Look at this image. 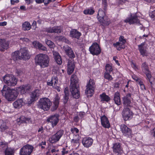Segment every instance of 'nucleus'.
<instances>
[{
    "label": "nucleus",
    "mask_w": 155,
    "mask_h": 155,
    "mask_svg": "<svg viewBox=\"0 0 155 155\" xmlns=\"http://www.w3.org/2000/svg\"><path fill=\"white\" fill-rule=\"evenodd\" d=\"M70 81L71 84L70 91L73 97L78 99L80 96L78 78L75 74H73L71 76Z\"/></svg>",
    "instance_id": "1"
},
{
    "label": "nucleus",
    "mask_w": 155,
    "mask_h": 155,
    "mask_svg": "<svg viewBox=\"0 0 155 155\" xmlns=\"http://www.w3.org/2000/svg\"><path fill=\"white\" fill-rule=\"evenodd\" d=\"M2 95L8 101H13L17 97L18 93L14 89H11L6 85H4L1 91Z\"/></svg>",
    "instance_id": "2"
},
{
    "label": "nucleus",
    "mask_w": 155,
    "mask_h": 155,
    "mask_svg": "<svg viewBox=\"0 0 155 155\" xmlns=\"http://www.w3.org/2000/svg\"><path fill=\"white\" fill-rule=\"evenodd\" d=\"M35 63L41 68H44L49 65V59L47 55L42 54H38L35 56Z\"/></svg>",
    "instance_id": "3"
},
{
    "label": "nucleus",
    "mask_w": 155,
    "mask_h": 155,
    "mask_svg": "<svg viewBox=\"0 0 155 155\" xmlns=\"http://www.w3.org/2000/svg\"><path fill=\"white\" fill-rule=\"evenodd\" d=\"M51 103L50 99L47 97L40 98L38 102V107L44 111H47L50 108Z\"/></svg>",
    "instance_id": "4"
},
{
    "label": "nucleus",
    "mask_w": 155,
    "mask_h": 155,
    "mask_svg": "<svg viewBox=\"0 0 155 155\" xmlns=\"http://www.w3.org/2000/svg\"><path fill=\"white\" fill-rule=\"evenodd\" d=\"M3 81L7 85L9 86H14L17 83L16 78L12 75H6L3 77Z\"/></svg>",
    "instance_id": "5"
},
{
    "label": "nucleus",
    "mask_w": 155,
    "mask_h": 155,
    "mask_svg": "<svg viewBox=\"0 0 155 155\" xmlns=\"http://www.w3.org/2000/svg\"><path fill=\"white\" fill-rule=\"evenodd\" d=\"M95 83L94 80L90 79L86 86L85 93L88 96H91L93 94L95 87Z\"/></svg>",
    "instance_id": "6"
},
{
    "label": "nucleus",
    "mask_w": 155,
    "mask_h": 155,
    "mask_svg": "<svg viewBox=\"0 0 155 155\" xmlns=\"http://www.w3.org/2000/svg\"><path fill=\"white\" fill-rule=\"evenodd\" d=\"M34 149V147L28 144L23 146L20 150V155H30Z\"/></svg>",
    "instance_id": "7"
},
{
    "label": "nucleus",
    "mask_w": 155,
    "mask_h": 155,
    "mask_svg": "<svg viewBox=\"0 0 155 155\" xmlns=\"http://www.w3.org/2000/svg\"><path fill=\"white\" fill-rule=\"evenodd\" d=\"M89 51L90 53L94 55H98L101 52L100 47L98 44L96 42L93 43L90 47Z\"/></svg>",
    "instance_id": "8"
},
{
    "label": "nucleus",
    "mask_w": 155,
    "mask_h": 155,
    "mask_svg": "<svg viewBox=\"0 0 155 155\" xmlns=\"http://www.w3.org/2000/svg\"><path fill=\"white\" fill-rule=\"evenodd\" d=\"M20 59L23 60H28L30 58V55L28 53V50L26 48H21L19 51Z\"/></svg>",
    "instance_id": "9"
},
{
    "label": "nucleus",
    "mask_w": 155,
    "mask_h": 155,
    "mask_svg": "<svg viewBox=\"0 0 155 155\" xmlns=\"http://www.w3.org/2000/svg\"><path fill=\"white\" fill-rule=\"evenodd\" d=\"M122 114L123 118L125 121L131 119L133 115V112L128 107L124 108Z\"/></svg>",
    "instance_id": "10"
},
{
    "label": "nucleus",
    "mask_w": 155,
    "mask_h": 155,
    "mask_svg": "<svg viewBox=\"0 0 155 155\" xmlns=\"http://www.w3.org/2000/svg\"><path fill=\"white\" fill-rule=\"evenodd\" d=\"M40 91L39 90L36 89L33 91L30 94V100L28 102L29 104H31L32 103L38 98L40 95Z\"/></svg>",
    "instance_id": "11"
},
{
    "label": "nucleus",
    "mask_w": 155,
    "mask_h": 155,
    "mask_svg": "<svg viewBox=\"0 0 155 155\" xmlns=\"http://www.w3.org/2000/svg\"><path fill=\"white\" fill-rule=\"evenodd\" d=\"M63 130H61L58 131L51 137L52 143L56 142L59 140L64 134Z\"/></svg>",
    "instance_id": "12"
},
{
    "label": "nucleus",
    "mask_w": 155,
    "mask_h": 155,
    "mask_svg": "<svg viewBox=\"0 0 155 155\" xmlns=\"http://www.w3.org/2000/svg\"><path fill=\"white\" fill-rule=\"evenodd\" d=\"M93 140L90 137H85L83 138L82 140L83 145L84 147L89 148L92 144Z\"/></svg>",
    "instance_id": "13"
},
{
    "label": "nucleus",
    "mask_w": 155,
    "mask_h": 155,
    "mask_svg": "<svg viewBox=\"0 0 155 155\" xmlns=\"http://www.w3.org/2000/svg\"><path fill=\"white\" fill-rule=\"evenodd\" d=\"M142 72L144 73L147 78H150L151 76V72L149 70L148 64L146 62L143 63L141 67Z\"/></svg>",
    "instance_id": "14"
},
{
    "label": "nucleus",
    "mask_w": 155,
    "mask_h": 155,
    "mask_svg": "<svg viewBox=\"0 0 155 155\" xmlns=\"http://www.w3.org/2000/svg\"><path fill=\"white\" fill-rule=\"evenodd\" d=\"M75 68V62L73 59H69L67 65V71L68 74H71Z\"/></svg>",
    "instance_id": "15"
},
{
    "label": "nucleus",
    "mask_w": 155,
    "mask_h": 155,
    "mask_svg": "<svg viewBox=\"0 0 155 155\" xmlns=\"http://www.w3.org/2000/svg\"><path fill=\"white\" fill-rule=\"evenodd\" d=\"M59 115L58 114H55L50 116L47 119V121L51 123L53 127L56 126L59 121Z\"/></svg>",
    "instance_id": "16"
},
{
    "label": "nucleus",
    "mask_w": 155,
    "mask_h": 155,
    "mask_svg": "<svg viewBox=\"0 0 155 155\" xmlns=\"http://www.w3.org/2000/svg\"><path fill=\"white\" fill-rule=\"evenodd\" d=\"M120 129L123 134L124 136H129L131 134V129L125 124L121 125L120 126Z\"/></svg>",
    "instance_id": "17"
},
{
    "label": "nucleus",
    "mask_w": 155,
    "mask_h": 155,
    "mask_svg": "<svg viewBox=\"0 0 155 155\" xmlns=\"http://www.w3.org/2000/svg\"><path fill=\"white\" fill-rule=\"evenodd\" d=\"M130 97V94H128L123 98V104L124 108L130 106V104L131 103Z\"/></svg>",
    "instance_id": "18"
},
{
    "label": "nucleus",
    "mask_w": 155,
    "mask_h": 155,
    "mask_svg": "<svg viewBox=\"0 0 155 155\" xmlns=\"http://www.w3.org/2000/svg\"><path fill=\"white\" fill-rule=\"evenodd\" d=\"M64 49L66 54L70 58L69 59H73L75 56L72 49L67 45L64 46Z\"/></svg>",
    "instance_id": "19"
},
{
    "label": "nucleus",
    "mask_w": 155,
    "mask_h": 155,
    "mask_svg": "<svg viewBox=\"0 0 155 155\" xmlns=\"http://www.w3.org/2000/svg\"><path fill=\"white\" fill-rule=\"evenodd\" d=\"M125 22H128L130 24H133L134 23L139 24V21L136 15L131 16L130 18H127L124 20Z\"/></svg>",
    "instance_id": "20"
},
{
    "label": "nucleus",
    "mask_w": 155,
    "mask_h": 155,
    "mask_svg": "<svg viewBox=\"0 0 155 155\" xmlns=\"http://www.w3.org/2000/svg\"><path fill=\"white\" fill-rule=\"evenodd\" d=\"M112 148L114 153L117 155L121 153L122 151V148L119 143L114 144Z\"/></svg>",
    "instance_id": "21"
},
{
    "label": "nucleus",
    "mask_w": 155,
    "mask_h": 155,
    "mask_svg": "<svg viewBox=\"0 0 155 155\" xmlns=\"http://www.w3.org/2000/svg\"><path fill=\"white\" fill-rule=\"evenodd\" d=\"M101 124L102 126L104 128H109L110 125L107 117L105 115L101 117Z\"/></svg>",
    "instance_id": "22"
},
{
    "label": "nucleus",
    "mask_w": 155,
    "mask_h": 155,
    "mask_svg": "<svg viewBox=\"0 0 155 155\" xmlns=\"http://www.w3.org/2000/svg\"><path fill=\"white\" fill-rule=\"evenodd\" d=\"M145 43L143 42L140 45H138V48L141 55L143 57L147 56L148 55V53L146 49L144 48Z\"/></svg>",
    "instance_id": "23"
},
{
    "label": "nucleus",
    "mask_w": 155,
    "mask_h": 155,
    "mask_svg": "<svg viewBox=\"0 0 155 155\" xmlns=\"http://www.w3.org/2000/svg\"><path fill=\"white\" fill-rule=\"evenodd\" d=\"M9 44L5 40L0 39V51H3L8 48Z\"/></svg>",
    "instance_id": "24"
},
{
    "label": "nucleus",
    "mask_w": 155,
    "mask_h": 155,
    "mask_svg": "<svg viewBox=\"0 0 155 155\" xmlns=\"http://www.w3.org/2000/svg\"><path fill=\"white\" fill-rule=\"evenodd\" d=\"M24 103L22 98L18 99L13 103V105L15 108H19L21 107Z\"/></svg>",
    "instance_id": "25"
},
{
    "label": "nucleus",
    "mask_w": 155,
    "mask_h": 155,
    "mask_svg": "<svg viewBox=\"0 0 155 155\" xmlns=\"http://www.w3.org/2000/svg\"><path fill=\"white\" fill-rule=\"evenodd\" d=\"M19 88L21 93L24 94L29 91L31 88V87L30 85L28 84L20 86Z\"/></svg>",
    "instance_id": "26"
},
{
    "label": "nucleus",
    "mask_w": 155,
    "mask_h": 155,
    "mask_svg": "<svg viewBox=\"0 0 155 155\" xmlns=\"http://www.w3.org/2000/svg\"><path fill=\"white\" fill-rule=\"evenodd\" d=\"M114 100L115 103L117 105H120L121 103L120 98V94L118 92H116L114 96Z\"/></svg>",
    "instance_id": "27"
},
{
    "label": "nucleus",
    "mask_w": 155,
    "mask_h": 155,
    "mask_svg": "<svg viewBox=\"0 0 155 155\" xmlns=\"http://www.w3.org/2000/svg\"><path fill=\"white\" fill-rule=\"evenodd\" d=\"M81 35V33L76 30H72L70 32V35L71 37L77 39H78Z\"/></svg>",
    "instance_id": "28"
},
{
    "label": "nucleus",
    "mask_w": 155,
    "mask_h": 155,
    "mask_svg": "<svg viewBox=\"0 0 155 155\" xmlns=\"http://www.w3.org/2000/svg\"><path fill=\"white\" fill-rule=\"evenodd\" d=\"M99 21L102 23L101 24L103 26L108 25L110 23V19L106 16L103 18L102 19L99 20Z\"/></svg>",
    "instance_id": "29"
},
{
    "label": "nucleus",
    "mask_w": 155,
    "mask_h": 155,
    "mask_svg": "<svg viewBox=\"0 0 155 155\" xmlns=\"http://www.w3.org/2000/svg\"><path fill=\"white\" fill-rule=\"evenodd\" d=\"M53 55L55 60L57 63L58 64H61L62 63V59L59 53L57 52H53Z\"/></svg>",
    "instance_id": "30"
},
{
    "label": "nucleus",
    "mask_w": 155,
    "mask_h": 155,
    "mask_svg": "<svg viewBox=\"0 0 155 155\" xmlns=\"http://www.w3.org/2000/svg\"><path fill=\"white\" fill-rule=\"evenodd\" d=\"M22 29L24 31H28L30 30L31 26L28 21H25L22 24Z\"/></svg>",
    "instance_id": "31"
},
{
    "label": "nucleus",
    "mask_w": 155,
    "mask_h": 155,
    "mask_svg": "<svg viewBox=\"0 0 155 155\" xmlns=\"http://www.w3.org/2000/svg\"><path fill=\"white\" fill-rule=\"evenodd\" d=\"M31 118L26 117L24 116H21L19 119H18L17 121L18 122L20 121L21 123H29L31 121Z\"/></svg>",
    "instance_id": "32"
},
{
    "label": "nucleus",
    "mask_w": 155,
    "mask_h": 155,
    "mask_svg": "<svg viewBox=\"0 0 155 155\" xmlns=\"http://www.w3.org/2000/svg\"><path fill=\"white\" fill-rule=\"evenodd\" d=\"M64 92L65 95L64 97V100L63 102L64 104H65L67 102L69 99V92L68 87H67L65 88Z\"/></svg>",
    "instance_id": "33"
},
{
    "label": "nucleus",
    "mask_w": 155,
    "mask_h": 155,
    "mask_svg": "<svg viewBox=\"0 0 155 155\" xmlns=\"http://www.w3.org/2000/svg\"><path fill=\"white\" fill-rule=\"evenodd\" d=\"M100 97L101 101H105L108 102L110 99V98L108 95H106L105 93H103L101 94Z\"/></svg>",
    "instance_id": "34"
},
{
    "label": "nucleus",
    "mask_w": 155,
    "mask_h": 155,
    "mask_svg": "<svg viewBox=\"0 0 155 155\" xmlns=\"http://www.w3.org/2000/svg\"><path fill=\"white\" fill-rule=\"evenodd\" d=\"M4 153L5 155H14V151L13 149L10 147H7Z\"/></svg>",
    "instance_id": "35"
},
{
    "label": "nucleus",
    "mask_w": 155,
    "mask_h": 155,
    "mask_svg": "<svg viewBox=\"0 0 155 155\" xmlns=\"http://www.w3.org/2000/svg\"><path fill=\"white\" fill-rule=\"evenodd\" d=\"M149 15L150 17L153 18V20H155V7L151 6L150 7Z\"/></svg>",
    "instance_id": "36"
},
{
    "label": "nucleus",
    "mask_w": 155,
    "mask_h": 155,
    "mask_svg": "<svg viewBox=\"0 0 155 155\" xmlns=\"http://www.w3.org/2000/svg\"><path fill=\"white\" fill-rule=\"evenodd\" d=\"M35 44L36 48H38L39 49L42 50L43 51H45L47 49L46 48L43 46L42 45L38 42H34L33 44Z\"/></svg>",
    "instance_id": "37"
},
{
    "label": "nucleus",
    "mask_w": 155,
    "mask_h": 155,
    "mask_svg": "<svg viewBox=\"0 0 155 155\" xmlns=\"http://www.w3.org/2000/svg\"><path fill=\"white\" fill-rule=\"evenodd\" d=\"M52 33H61L62 31L61 27L60 26H57L52 27Z\"/></svg>",
    "instance_id": "38"
},
{
    "label": "nucleus",
    "mask_w": 155,
    "mask_h": 155,
    "mask_svg": "<svg viewBox=\"0 0 155 155\" xmlns=\"http://www.w3.org/2000/svg\"><path fill=\"white\" fill-rule=\"evenodd\" d=\"M105 11H104L102 9H100L99 10L98 13V19H102V18L105 16Z\"/></svg>",
    "instance_id": "39"
},
{
    "label": "nucleus",
    "mask_w": 155,
    "mask_h": 155,
    "mask_svg": "<svg viewBox=\"0 0 155 155\" xmlns=\"http://www.w3.org/2000/svg\"><path fill=\"white\" fill-rule=\"evenodd\" d=\"M56 0H35V2L38 4H40L44 2L45 5H47L50 2L54 1Z\"/></svg>",
    "instance_id": "40"
},
{
    "label": "nucleus",
    "mask_w": 155,
    "mask_h": 155,
    "mask_svg": "<svg viewBox=\"0 0 155 155\" xmlns=\"http://www.w3.org/2000/svg\"><path fill=\"white\" fill-rule=\"evenodd\" d=\"M121 43L120 42H117L116 43L113 44L114 46L117 47V49L118 50L120 51L122 49L124 48H125V46L124 45H121Z\"/></svg>",
    "instance_id": "41"
},
{
    "label": "nucleus",
    "mask_w": 155,
    "mask_h": 155,
    "mask_svg": "<svg viewBox=\"0 0 155 155\" xmlns=\"http://www.w3.org/2000/svg\"><path fill=\"white\" fill-rule=\"evenodd\" d=\"M19 51H15L12 54V58L14 60H17L19 59Z\"/></svg>",
    "instance_id": "42"
},
{
    "label": "nucleus",
    "mask_w": 155,
    "mask_h": 155,
    "mask_svg": "<svg viewBox=\"0 0 155 155\" xmlns=\"http://www.w3.org/2000/svg\"><path fill=\"white\" fill-rule=\"evenodd\" d=\"M83 12L85 15H92L94 13V11L92 9L90 8L84 10Z\"/></svg>",
    "instance_id": "43"
},
{
    "label": "nucleus",
    "mask_w": 155,
    "mask_h": 155,
    "mask_svg": "<svg viewBox=\"0 0 155 155\" xmlns=\"http://www.w3.org/2000/svg\"><path fill=\"white\" fill-rule=\"evenodd\" d=\"M46 44L51 48H54V45L53 42L50 40H46L45 41Z\"/></svg>",
    "instance_id": "44"
},
{
    "label": "nucleus",
    "mask_w": 155,
    "mask_h": 155,
    "mask_svg": "<svg viewBox=\"0 0 155 155\" xmlns=\"http://www.w3.org/2000/svg\"><path fill=\"white\" fill-rule=\"evenodd\" d=\"M0 128L2 132L4 131L7 129L8 128V127L6 126V123L2 122V124L0 126Z\"/></svg>",
    "instance_id": "45"
},
{
    "label": "nucleus",
    "mask_w": 155,
    "mask_h": 155,
    "mask_svg": "<svg viewBox=\"0 0 155 155\" xmlns=\"http://www.w3.org/2000/svg\"><path fill=\"white\" fill-rule=\"evenodd\" d=\"M69 152V149L67 147L63 148L61 151V155H66Z\"/></svg>",
    "instance_id": "46"
},
{
    "label": "nucleus",
    "mask_w": 155,
    "mask_h": 155,
    "mask_svg": "<svg viewBox=\"0 0 155 155\" xmlns=\"http://www.w3.org/2000/svg\"><path fill=\"white\" fill-rule=\"evenodd\" d=\"M104 78L109 81H111L113 79L112 76L108 72H105L104 74Z\"/></svg>",
    "instance_id": "47"
},
{
    "label": "nucleus",
    "mask_w": 155,
    "mask_h": 155,
    "mask_svg": "<svg viewBox=\"0 0 155 155\" xmlns=\"http://www.w3.org/2000/svg\"><path fill=\"white\" fill-rule=\"evenodd\" d=\"M58 39L59 40L62 41L66 43L69 44L70 43V41H69L66 38L64 37L61 36L58 37Z\"/></svg>",
    "instance_id": "48"
},
{
    "label": "nucleus",
    "mask_w": 155,
    "mask_h": 155,
    "mask_svg": "<svg viewBox=\"0 0 155 155\" xmlns=\"http://www.w3.org/2000/svg\"><path fill=\"white\" fill-rule=\"evenodd\" d=\"M106 72H110L112 71V68L110 64H107L106 65L105 67Z\"/></svg>",
    "instance_id": "49"
},
{
    "label": "nucleus",
    "mask_w": 155,
    "mask_h": 155,
    "mask_svg": "<svg viewBox=\"0 0 155 155\" xmlns=\"http://www.w3.org/2000/svg\"><path fill=\"white\" fill-rule=\"evenodd\" d=\"M126 40L124 38V37L123 36H120L119 38V42L121 43V45H124L126 43Z\"/></svg>",
    "instance_id": "50"
},
{
    "label": "nucleus",
    "mask_w": 155,
    "mask_h": 155,
    "mask_svg": "<svg viewBox=\"0 0 155 155\" xmlns=\"http://www.w3.org/2000/svg\"><path fill=\"white\" fill-rule=\"evenodd\" d=\"M42 31L48 33H52V28H43L42 29Z\"/></svg>",
    "instance_id": "51"
},
{
    "label": "nucleus",
    "mask_w": 155,
    "mask_h": 155,
    "mask_svg": "<svg viewBox=\"0 0 155 155\" xmlns=\"http://www.w3.org/2000/svg\"><path fill=\"white\" fill-rule=\"evenodd\" d=\"M52 82L53 83V84H54L53 86V87L57 86V84L58 82V79L56 77H54L52 78Z\"/></svg>",
    "instance_id": "52"
},
{
    "label": "nucleus",
    "mask_w": 155,
    "mask_h": 155,
    "mask_svg": "<svg viewBox=\"0 0 155 155\" xmlns=\"http://www.w3.org/2000/svg\"><path fill=\"white\" fill-rule=\"evenodd\" d=\"M8 143L5 141H2L0 142V146L2 147H7Z\"/></svg>",
    "instance_id": "53"
},
{
    "label": "nucleus",
    "mask_w": 155,
    "mask_h": 155,
    "mask_svg": "<svg viewBox=\"0 0 155 155\" xmlns=\"http://www.w3.org/2000/svg\"><path fill=\"white\" fill-rule=\"evenodd\" d=\"M79 141V138L76 139H72L71 140V142L72 143L78 144Z\"/></svg>",
    "instance_id": "54"
},
{
    "label": "nucleus",
    "mask_w": 155,
    "mask_h": 155,
    "mask_svg": "<svg viewBox=\"0 0 155 155\" xmlns=\"http://www.w3.org/2000/svg\"><path fill=\"white\" fill-rule=\"evenodd\" d=\"M59 98L58 97H56L54 102V104L59 106Z\"/></svg>",
    "instance_id": "55"
},
{
    "label": "nucleus",
    "mask_w": 155,
    "mask_h": 155,
    "mask_svg": "<svg viewBox=\"0 0 155 155\" xmlns=\"http://www.w3.org/2000/svg\"><path fill=\"white\" fill-rule=\"evenodd\" d=\"M71 131L73 133H74L75 132L77 133L79 132V130L78 129L75 127L71 128Z\"/></svg>",
    "instance_id": "56"
},
{
    "label": "nucleus",
    "mask_w": 155,
    "mask_h": 155,
    "mask_svg": "<svg viewBox=\"0 0 155 155\" xmlns=\"http://www.w3.org/2000/svg\"><path fill=\"white\" fill-rule=\"evenodd\" d=\"M102 3L103 6L104 7V11H106L107 9V4L106 1L105 0L103 1Z\"/></svg>",
    "instance_id": "57"
},
{
    "label": "nucleus",
    "mask_w": 155,
    "mask_h": 155,
    "mask_svg": "<svg viewBox=\"0 0 155 155\" xmlns=\"http://www.w3.org/2000/svg\"><path fill=\"white\" fill-rule=\"evenodd\" d=\"M58 107V106L54 104L51 108V110L52 111H54L57 109Z\"/></svg>",
    "instance_id": "58"
},
{
    "label": "nucleus",
    "mask_w": 155,
    "mask_h": 155,
    "mask_svg": "<svg viewBox=\"0 0 155 155\" xmlns=\"http://www.w3.org/2000/svg\"><path fill=\"white\" fill-rule=\"evenodd\" d=\"M84 114L85 113L84 112H80L78 115V116L80 118V119H81L82 118L84 117Z\"/></svg>",
    "instance_id": "59"
},
{
    "label": "nucleus",
    "mask_w": 155,
    "mask_h": 155,
    "mask_svg": "<svg viewBox=\"0 0 155 155\" xmlns=\"http://www.w3.org/2000/svg\"><path fill=\"white\" fill-rule=\"evenodd\" d=\"M79 119H80L78 115L75 116L74 118V120L75 122H78V121Z\"/></svg>",
    "instance_id": "60"
},
{
    "label": "nucleus",
    "mask_w": 155,
    "mask_h": 155,
    "mask_svg": "<svg viewBox=\"0 0 155 155\" xmlns=\"http://www.w3.org/2000/svg\"><path fill=\"white\" fill-rule=\"evenodd\" d=\"M16 72L18 76H20L23 73L22 71L21 70H17Z\"/></svg>",
    "instance_id": "61"
},
{
    "label": "nucleus",
    "mask_w": 155,
    "mask_h": 155,
    "mask_svg": "<svg viewBox=\"0 0 155 155\" xmlns=\"http://www.w3.org/2000/svg\"><path fill=\"white\" fill-rule=\"evenodd\" d=\"M47 84L49 86H53V84L52 82V79L51 80H48L47 82Z\"/></svg>",
    "instance_id": "62"
},
{
    "label": "nucleus",
    "mask_w": 155,
    "mask_h": 155,
    "mask_svg": "<svg viewBox=\"0 0 155 155\" xmlns=\"http://www.w3.org/2000/svg\"><path fill=\"white\" fill-rule=\"evenodd\" d=\"M151 78H152V76H151H151H150V78H147H147L146 79H148V81H149V82H150V84L151 87H152V86H153V82L151 81Z\"/></svg>",
    "instance_id": "63"
},
{
    "label": "nucleus",
    "mask_w": 155,
    "mask_h": 155,
    "mask_svg": "<svg viewBox=\"0 0 155 155\" xmlns=\"http://www.w3.org/2000/svg\"><path fill=\"white\" fill-rule=\"evenodd\" d=\"M19 1L18 0H11V2L12 5L14 4L15 3H18L19 2Z\"/></svg>",
    "instance_id": "64"
}]
</instances>
